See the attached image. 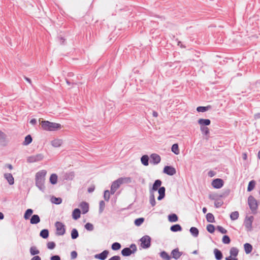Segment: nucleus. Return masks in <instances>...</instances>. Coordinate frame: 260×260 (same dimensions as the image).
<instances>
[{
  "label": "nucleus",
  "instance_id": "25",
  "mask_svg": "<svg viewBox=\"0 0 260 260\" xmlns=\"http://www.w3.org/2000/svg\"><path fill=\"white\" fill-rule=\"evenodd\" d=\"M214 253L216 258L218 260H220L222 258V254L220 250L217 249L214 250Z\"/></svg>",
  "mask_w": 260,
  "mask_h": 260
},
{
  "label": "nucleus",
  "instance_id": "8",
  "mask_svg": "<svg viewBox=\"0 0 260 260\" xmlns=\"http://www.w3.org/2000/svg\"><path fill=\"white\" fill-rule=\"evenodd\" d=\"M224 184L223 181L221 179H214L212 182V186L217 189L221 188Z\"/></svg>",
  "mask_w": 260,
  "mask_h": 260
},
{
  "label": "nucleus",
  "instance_id": "10",
  "mask_svg": "<svg viewBox=\"0 0 260 260\" xmlns=\"http://www.w3.org/2000/svg\"><path fill=\"white\" fill-rule=\"evenodd\" d=\"M163 172L164 173L170 176L174 175L176 173V169L172 166L165 167Z\"/></svg>",
  "mask_w": 260,
  "mask_h": 260
},
{
  "label": "nucleus",
  "instance_id": "47",
  "mask_svg": "<svg viewBox=\"0 0 260 260\" xmlns=\"http://www.w3.org/2000/svg\"><path fill=\"white\" fill-rule=\"evenodd\" d=\"M222 242L224 244H229L231 240L228 236L225 235L222 238Z\"/></svg>",
  "mask_w": 260,
  "mask_h": 260
},
{
  "label": "nucleus",
  "instance_id": "38",
  "mask_svg": "<svg viewBox=\"0 0 260 260\" xmlns=\"http://www.w3.org/2000/svg\"><path fill=\"white\" fill-rule=\"evenodd\" d=\"M141 162L144 166L148 165L149 157L147 155H143L141 157Z\"/></svg>",
  "mask_w": 260,
  "mask_h": 260
},
{
  "label": "nucleus",
  "instance_id": "6",
  "mask_svg": "<svg viewBox=\"0 0 260 260\" xmlns=\"http://www.w3.org/2000/svg\"><path fill=\"white\" fill-rule=\"evenodd\" d=\"M131 247L133 248V250L129 248H125L121 251V254L123 256H127L130 255L132 253H134L136 251L137 248L135 245H132Z\"/></svg>",
  "mask_w": 260,
  "mask_h": 260
},
{
  "label": "nucleus",
  "instance_id": "62",
  "mask_svg": "<svg viewBox=\"0 0 260 260\" xmlns=\"http://www.w3.org/2000/svg\"><path fill=\"white\" fill-rule=\"evenodd\" d=\"M24 79L27 81L31 85V79L26 76H24Z\"/></svg>",
  "mask_w": 260,
  "mask_h": 260
},
{
  "label": "nucleus",
  "instance_id": "3",
  "mask_svg": "<svg viewBox=\"0 0 260 260\" xmlns=\"http://www.w3.org/2000/svg\"><path fill=\"white\" fill-rule=\"evenodd\" d=\"M248 203L252 212L253 213H255L258 207L257 201L253 197L250 196L248 199Z\"/></svg>",
  "mask_w": 260,
  "mask_h": 260
},
{
  "label": "nucleus",
  "instance_id": "2",
  "mask_svg": "<svg viewBox=\"0 0 260 260\" xmlns=\"http://www.w3.org/2000/svg\"><path fill=\"white\" fill-rule=\"evenodd\" d=\"M41 124L42 128L47 131H55L61 127L60 124L50 122L47 120L42 121Z\"/></svg>",
  "mask_w": 260,
  "mask_h": 260
},
{
  "label": "nucleus",
  "instance_id": "36",
  "mask_svg": "<svg viewBox=\"0 0 260 260\" xmlns=\"http://www.w3.org/2000/svg\"><path fill=\"white\" fill-rule=\"evenodd\" d=\"M238 250L237 248L232 247L230 250L231 256H233L236 257L238 254Z\"/></svg>",
  "mask_w": 260,
  "mask_h": 260
},
{
  "label": "nucleus",
  "instance_id": "12",
  "mask_svg": "<svg viewBox=\"0 0 260 260\" xmlns=\"http://www.w3.org/2000/svg\"><path fill=\"white\" fill-rule=\"evenodd\" d=\"M79 207L81 209L83 214H85L88 212L89 210V205L87 203L82 202L80 204Z\"/></svg>",
  "mask_w": 260,
  "mask_h": 260
},
{
  "label": "nucleus",
  "instance_id": "35",
  "mask_svg": "<svg viewBox=\"0 0 260 260\" xmlns=\"http://www.w3.org/2000/svg\"><path fill=\"white\" fill-rule=\"evenodd\" d=\"M30 254L32 255L38 254L40 253L39 250L35 246H32L30 248Z\"/></svg>",
  "mask_w": 260,
  "mask_h": 260
},
{
  "label": "nucleus",
  "instance_id": "55",
  "mask_svg": "<svg viewBox=\"0 0 260 260\" xmlns=\"http://www.w3.org/2000/svg\"><path fill=\"white\" fill-rule=\"evenodd\" d=\"M71 256L72 259L76 258L77 256V253L76 252V251H73L72 252H71Z\"/></svg>",
  "mask_w": 260,
  "mask_h": 260
},
{
  "label": "nucleus",
  "instance_id": "7",
  "mask_svg": "<svg viewBox=\"0 0 260 260\" xmlns=\"http://www.w3.org/2000/svg\"><path fill=\"white\" fill-rule=\"evenodd\" d=\"M121 184H122L121 182L120 181L119 179L114 181L112 183L111 186V190H110L111 194H114Z\"/></svg>",
  "mask_w": 260,
  "mask_h": 260
},
{
  "label": "nucleus",
  "instance_id": "48",
  "mask_svg": "<svg viewBox=\"0 0 260 260\" xmlns=\"http://www.w3.org/2000/svg\"><path fill=\"white\" fill-rule=\"evenodd\" d=\"M104 199L106 201H108L110 199V192L108 190H106L104 192Z\"/></svg>",
  "mask_w": 260,
  "mask_h": 260
},
{
  "label": "nucleus",
  "instance_id": "14",
  "mask_svg": "<svg viewBox=\"0 0 260 260\" xmlns=\"http://www.w3.org/2000/svg\"><path fill=\"white\" fill-rule=\"evenodd\" d=\"M198 123L200 126H206L209 125L211 123V121L209 119H199L198 121Z\"/></svg>",
  "mask_w": 260,
  "mask_h": 260
},
{
  "label": "nucleus",
  "instance_id": "31",
  "mask_svg": "<svg viewBox=\"0 0 260 260\" xmlns=\"http://www.w3.org/2000/svg\"><path fill=\"white\" fill-rule=\"evenodd\" d=\"M206 219L209 222H214L215 221L214 217L213 215L210 213L207 214Z\"/></svg>",
  "mask_w": 260,
  "mask_h": 260
},
{
  "label": "nucleus",
  "instance_id": "50",
  "mask_svg": "<svg viewBox=\"0 0 260 260\" xmlns=\"http://www.w3.org/2000/svg\"><path fill=\"white\" fill-rule=\"evenodd\" d=\"M55 246V244L54 242H49L47 243V247L48 249H53Z\"/></svg>",
  "mask_w": 260,
  "mask_h": 260
},
{
  "label": "nucleus",
  "instance_id": "29",
  "mask_svg": "<svg viewBox=\"0 0 260 260\" xmlns=\"http://www.w3.org/2000/svg\"><path fill=\"white\" fill-rule=\"evenodd\" d=\"M168 219L170 222H176L178 221V218L176 214H172L169 215Z\"/></svg>",
  "mask_w": 260,
  "mask_h": 260
},
{
  "label": "nucleus",
  "instance_id": "56",
  "mask_svg": "<svg viewBox=\"0 0 260 260\" xmlns=\"http://www.w3.org/2000/svg\"><path fill=\"white\" fill-rule=\"evenodd\" d=\"M54 201H53L52 202L56 204H59L61 202V199L60 198H54Z\"/></svg>",
  "mask_w": 260,
  "mask_h": 260
},
{
  "label": "nucleus",
  "instance_id": "60",
  "mask_svg": "<svg viewBox=\"0 0 260 260\" xmlns=\"http://www.w3.org/2000/svg\"><path fill=\"white\" fill-rule=\"evenodd\" d=\"M222 202H215V206L216 207L218 208L220 207L222 205Z\"/></svg>",
  "mask_w": 260,
  "mask_h": 260
},
{
  "label": "nucleus",
  "instance_id": "52",
  "mask_svg": "<svg viewBox=\"0 0 260 260\" xmlns=\"http://www.w3.org/2000/svg\"><path fill=\"white\" fill-rule=\"evenodd\" d=\"M150 203L151 205H152V206H154L155 205L156 202H155L154 195H152L150 197Z\"/></svg>",
  "mask_w": 260,
  "mask_h": 260
},
{
  "label": "nucleus",
  "instance_id": "44",
  "mask_svg": "<svg viewBox=\"0 0 260 260\" xmlns=\"http://www.w3.org/2000/svg\"><path fill=\"white\" fill-rule=\"evenodd\" d=\"M6 137V134L1 131H0V143H3L5 141Z\"/></svg>",
  "mask_w": 260,
  "mask_h": 260
},
{
  "label": "nucleus",
  "instance_id": "61",
  "mask_svg": "<svg viewBox=\"0 0 260 260\" xmlns=\"http://www.w3.org/2000/svg\"><path fill=\"white\" fill-rule=\"evenodd\" d=\"M30 123L33 125H35L37 124V120L35 118H33L30 120Z\"/></svg>",
  "mask_w": 260,
  "mask_h": 260
},
{
  "label": "nucleus",
  "instance_id": "18",
  "mask_svg": "<svg viewBox=\"0 0 260 260\" xmlns=\"http://www.w3.org/2000/svg\"><path fill=\"white\" fill-rule=\"evenodd\" d=\"M171 255L174 258L178 259L181 256L182 253L179 251L178 248H176L172 250Z\"/></svg>",
  "mask_w": 260,
  "mask_h": 260
},
{
  "label": "nucleus",
  "instance_id": "41",
  "mask_svg": "<svg viewBox=\"0 0 260 260\" xmlns=\"http://www.w3.org/2000/svg\"><path fill=\"white\" fill-rule=\"evenodd\" d=\"M160 256L166 260H170L171 259L170 256L165 251L160 253Z\"/></svg>",
  "mask_w": 260,
  "mask_h": 260
},
{
  "label": "nucleus",
  "instance_id": "33",
  "mask_svg": "<svg viewBox=\"0 0 260 260\" xmlns=\"http://www.w3.org/2000/svg\"><path fill=\"white\" fill-rule=\"evenodd\" d=\"M190 232L194 237H197L199 235V230L195 227H191L190 229Z\"/></svg>",
  "mask_w": 260,
  "mask_h": 260
},
{
  "label": "nucleus",
  "instance_id": "4",
  "mask_svg": "<svg viewBox=\"0 0 260 260\" xmlns=\"http://www.w3.org/2000/svg\"><path fill=\"white\" fill-rule=\"evenodd\" d=\"M141 246L143 248H147L150 246L151 238L148 236H144L141 239Z\"/></svg>",
  "mask_w": 260,
  "mask_h": 260
},
{
  "label": "nucleus",
  "instance_id": "19",
  "mask_svg": "<svg viewBox=\"0 0 260 260\" xmlns=\"http://www.w3.org/2000/svg\"><path fill=\"white\" fill-rule=\"evenodd\" d=\"M81 211L79 209H75L74 210L72 213L73 218L77 220L80 217Z\"/></svg>",
  "mask_w": 260,
  "mask_h": 260
},
{
  "label": "nucleus",
  "instance_id": "13",
  "mask_svg": "<svg viewBox=\"0 0 260 260\" xmlns=\"http://www.w3.org/2000/svg\"><path fill=\"white\" fill-rule=\"evenodd\" d=\"M151 162H152L154 164H157L160 161V157L157 154H152L150 156Z\"/></svg>",
  "mask_w": 260,
  "mask_h": 260
},
{
  "label": "nucleus",
  "instance_id": "53",
  "mask_svg": "<svg viewBox=\"0 0 260 260\" xmlns=\"http://www.w3.org/2000/svg\"><path fill=\"white\" fill-rule=\"evenodd\" d=\"M217 229L218 231L222 234H225L227 233V231L221 226H218Z\"/></svg>",
  "mask_w": 260,
  "mask_h": 260
},
{
  "label": "nucleus",
  "instance_id": "64",
  "mask_svg": "<svg viewBox=\"0 0 260 260\" xmlns=\"http://www.w3.org/2000/svg\"><path fill=\"white\" fill-rule=\"evenodd\" d=\"M254 117L255 119H260V113L255 114Z\"/></svg>",
  "mask_w": 260,
  "mask_h": 260
},
{
  "label": "nucleus",
  "instance_id": "28",
  "mask_svg": "<svg viewBox=\"0 0 260 260\" xmlns=\"http://www.w3.org/2000/svg\"><path fill=\"white\" fill-rule=\"evenodd\" d=\"M255 184L256 182L254 180H251V181H250L247 187V191H251V190H252L254 189Z\"/></svg>",
  "mask_w": 260,
  "mask_h": 260
},
{
  "label": "nucleus",
  "instance_id": "43",
  "mask_svg": "<svg viewBox=\"0 0 260 260\" xmlns=\"http://www.w3.org/2000/svg\"><path fill=\"white\" fill-rule=\"evenodd\" d=\"M112 249L114 250H119L121 248V245L117 242H115L112 245Z\"/></svg>",
  "mask_w": 260,
  "mask_h": 260
},
{
  "label": "nucleus",
  "instance_id": "39",
  "mask_svg": "<svg viewBox=\"0 0 260 260\" xmlns=\"http://www.w3.org/2000/svg\"><path fill=\"white\" fill-rule=\"evenodd\" d=\"M181 230V226L179 224H175L171 227V230L173 232L180 231Z\"/></svg>",
  "mask_w": 260,
  "mask_h": 260
},
{
  "label": "nucleus",
  "instance_id": "58",
  "mask_svg": "<svg viewBox=\"0 0 260 260\" xmlns=\"http://www.w3.org/2000/svg\"><path fill=\"white\" fill-rule=\"evenodd\" d=\"M51 260H60V258L58 255H54L51 257Z\"/></svg>",
  "mask_w": 260,
  "mask_h": 260
},
{
  "label": "nucleus",
  "instance_id": "21",
  "mask_svg": "<svg viewBox=\"0 0 260 260\" xmlns=\"http://www.w3.org/2000/svg\"><path fill=\"white\" fill-rule=\"evenodd\" d=\"M211 108V106L210 105H208L207 106H199L197 108V111L198 112H204Z\"/></svg>",
  "mask_w": 260,
  "mask_h": 260
},
{
  "label": "nucleus",
  "instance_id": "1",
  "mask_svg": "<svg viewBox=\"0 0 260 260\" xmlns=\"http://www.w3.org/2000/svg\"><path fill=\"white\" fill-rule=\"evenodd\" d=\"M46 174L47 171L43 170L37 172L36 174V185L40 189H43L44 188V184Z\"/></svg>",
  "mask_w": 260,
  "mask_h": 260
},
{
  "label": "nucleus",
  "instance_id": "22",
  "mask_svg": "<svg viewBox=\"0 0 260 260\" xmlns=\"http://www.w3.org/2000/svg\"><path fill=\"white\" fill-rule=\"evenodd\" d=\"M40 221V219L38 215H34L30 219V223L31 224H37Z\"/></svg>",
  "mask_w": 260,
  "mask_h": 260
},
{
  "label": "nucleus",
  "instance_id": "20",
  "mask_svg": "<svg viewBox=\"0 0 260 260\" xmlns=\"http://www.w3.org/2000/svg\"><path fill=\"white\" fill-rule=\"evenodd\" d=\"M158 193L159 196L157 199L158 200H161L165 196V188L164 187H160L158 189Z\"/></svg>",
  "mask_w": 260,
  "mask_h": 260
},
{
  "label": "nucleus",
  "instance_id": "51",
  "mask_svg": "<svg viewBox=\"0 0 260 260\" xmlns=\"http://www.w3.org/2000/svg\"><path fill=\"white\" fill-rule=\"evenodd\" d=\"M105 206V203L104 201H101L100 202V212H102L104 209Z\"/></svg>",
  "mask_w": 260,
  "mask_h": 260
},
{
  "label": "nucleus",
  "instance_id": "5",
  "mask_svg": "<svg viewBox=\"0 0 260 260\" xmlns=\"http://www.w3.org/2000/svg\"><path fill=\"white\" fill-rule=\"evenodd\" d=\"M55 227L57 235H63L65 233V226L62 223L59 221L56 222L55 223Z\"/></svg>",
  "mask_w": 260,
  "mask_h": 260
},
{
  "label": "nucleus",
  "instance_id": "24",
  "mask_svg": "<svg viewBox=\"0 0 260 260\" xmlns=\"http://www.w3.org/2000/svg\"><path fill=\"white\" fill-rule=\"evenodd\" d=\"M244 250L247 254L250 253L252 250V246L249 243H246L244 245Z\"/></svg>",
  "mask_w": 260,
  "mask_h": 260
},
{
  "label": "nucleus",
  "instance_id": "42",
  "mask_svg": "<svg viewBox=\"0 0 260 260\" xmlns=\"http://www.w3.org/2000/svg\"><path fill=\"white\" fill-rule=\"evenodd\" d=\"M71 237L73 239H76L78 237V232L75 229L72 230L71 232Z\"/></svg>",
  "mask_w": 260,
  "mask_h": 260
},
{
  "label": "nucleus",
  "instance_id": "63",
  "mask_svg": "<svg viewBox=\"0 0 260 260\" xmlns=\"http://www.w3.org/2000/svg\"><path fill=\"white\" fill-rule=\"evenodd\" d=\"M31 260H41V257L39 256H34Z\"/></svg>",
  "mask_w": 260,
  "mask_h": 260
},
{
  "label": "nucleus",
  "instance_id": "40",
  "mask_svg": "<svg viewBox=\"0 0 260 260\" xmlns=\"http://www.w3.org/2000/svg\"><path fill=\"white\" fill-rule=\"evenodd\" d=\"M200 129L202 133L205 135H208L209 134V129L206 126H200Z\"/></svg>",
  "mask_w": 260,
  "mask_h": 260
},
{
  "label": "nucleus",
  "instance_id": "34",
  "mask_svg": "<svg viewBox=\"0 0 260 260\" xmlns=\"http://www.w3.org/2000/svg\"><path fill=\"white\" fill-rule=\"evenodd\" d=\"M118 179L121 182V184L130 183L132 181V179L130 177H121Z\"/></svg>",
  "mask_w": 260,
  "mask_h": 260
},
{
  "label": "nucleus",
  "instance_id": "23",
  "mask_svg": "<svg viewBox=\"0 0 260 260\" xmlns=\"http://www.w3.org/2000/svg\"><path fill=\"white\" fill-rule=\"evenodd\" d=\"M32 141V137L31 135H28L25 137L24 141H23L22 144L23 145H27L29 144Z\"/></svg>",
  "mask_w": 260,
  "mask_h": 260
},
{
  "label": "nucleus",
  "instance_id": "54",
  "mask_svg": "<svg viewBox=\"0 0 260 260\" xmlns=\"http://www.w3.org/2000/svg\"><path fill=\"white\" fill-rule=\"evenodd\" d=\"M171 150L176 154H178L180 152L179 147H171Z\"/></svg>",
  "mask_w": 260,
  "mask_h": 260
},
{
  "label": "nucleus",
  "instance_id": "49",
  "mask_svg": "<svg viewBox=\"0 0 260 260\" xmlns=\"http://www.w3.org/2000/svg\"><path fill=\"white\" fill-rule=\"evenodd\" d=\"M85 229L88 231H92L93 230V226L90 223H87L85 225Z\"/></svg>",
  "mask_w": 260,
  "mask_h": 260
},
{
  "label": "nucleus",
  "instance_id": "45",
  "mask_svg": "<svg viewBox=\"0 0 260 260\" xmlns=\"http://www.w3.org/2000/svg\"><path fill=\"white\" fill-rule=\"evenodd\" d=\"M207 230L210 233H213L215 231L214 226L212 224H208L207 226Z\"/></svg>",
  "mask_w": 260,
  "mask_h": 260
},
{
  "label": "nucleus",
  "instance_id": "15",
  "mask_svg": "<svg viewBox=\"0 0 260 260\" xmlns=\"http://www.w3.org/2000/svg\"><path fill=\"white\" fill-rule=\"evenodd\" d=\"M109 254V251L107 250H104L102 253L96 254L95 255V257L101 260L105 259Z\"/></svg>",
  "mask_w": 260,
  "mask_h": 260
},
{
  "label": "nucleus",
  "instance_id": "59",
  "mask_svg": "<svg viewBox=\"0 0 260 260\" xmlns=\"http://www.w3.org/2000/svg\"><path fill=\"white\" fill-rule=\"evenodd\" d=\"M94 188H95V187L94 185H92L90 187H89L88 188V191L90 193V192H92L94 191Z\"/></svg>",
  "mask_w": 260,
  "mask_h": 260
},
{
  "label": "nucleus",
  "instance_id": "27",
  "mask_svg": "<svg viewBox=\"0 0 260 260\" xmlns=\"http://www.w3.org/2000/svg\"><path fill=\"white\" fill-rule=\"evenodd\" d=\"M161 184V181L160 180H156L153 184L152 189L153 190H157Z\"/></svg>",
  "mask_w": 260,
  "mask_h": 260
},
{
  "label": "nucleus",
  "instance_id": "16",
  "mask_svg": "<svg viewBox=\"0 0 260 260\" xmlns=\"http://www.w3.org/2000/svg\"><path fill=\"white\" fill-rule=\"evenodd\" d=\"M52 146H61L64 144L63 140L61 139H55L51 142Z\"/></svg>",
  "mask_w": 260,
  "mask_h": 260
},
{
  "label": "nucleus",
  "instance_id": "9",
  "mask_svg": "<svg viewBox=\"0 0 260 260\" xmlns=\"http://www.w3.org/2000/svg\"><path fill=\"white\" fill-rule=\"evenodd\" d=\"M254 217L252 216L246 217L244 221V225L248 230H251L252 229V223L253 222Z\"/></svg>",
  "mask_w": 260,
  "mask_h": 260
},
{
  "label": "nucleus",
  "instance_id": "26",
  "mask_svg": "<svg viewBox=\"0 0 260 260\" xmlns=\"http://www.w3.org/2000/svg\"><path fill=\"white\" fill-rule=\"evenodd\" d=\"M57 176L55 174H52L50 177V182L52 184H55L57 182Z\"/></svg>",
  "mask_w": 260,
  "mask_h": 260
},
{
  "label": "nucleus",
  "instance_id": "32",
  "mask_svg": "<svg viewBox=\"0 0 260 260\" xmlns=\"http://www.w3.org/2000/svg\"><path fill=\"white\" fill-rule=\"evenodd\" d=\"M239 216V214L238 211L233 212L230 215V218L232 220H235L237 219Z\"/></svg>",
  "mask_w": 260,
  "mask_h": 260
},
{
  "label": "nucleus",
  "instance_id": "17",
  "mask_svg": "<svg viewBox=\"0 0 260 260\" xmlns=\"http://www.w3.org/2000/svg\"><path fill=\"white\" fill-rule=\"evenodd\" d=\"M4 177L10 185H12L14 184V179L11 174L6 173L4 174Z\"/></svg>",
  "mask_w": 260,
  "mask_h": 260
},
{
  "label": "nucleus",
  "instance_id": "30",
  "mask_svg": "<svg viewBox=\"0 0 260 260\" xmlns=\"http://www.w3.org/2000/svg\"><path fill=\"white\" fill-rule=\"evenodd\" d=\"M33 213V211L31 209H27L24 214V218L25 219H28L29 218L30 216L32 215Z\"/></svg>",
  "mask_w": 260,
  "mask_h": 260
},
{
  "label": "nucleus",
  "instance_id": "46",
  "mask_svg": "<svg viewBox=\"0 0 260 260\" xmlns=\"http://www.w3.org/2000/svg\"><path fill=\"white\" fill-rule=\"evenodd\" d=\"M144 219L143 218L136 219L135 221V224L137 226H139L144 222Z\"/></svg>",
  "mask_w": 260,
  "mask_h": 260
},
{
  "label": "nucleus",
  "instance_id": "37",
  "mask_svg": "<svg viewBox=\"0 0 260 260\" xmlns=\"http://www.w3.org/2000/svg\"><path fill=\"white\" fill-rule=\"evenodd\" d=\"M48 236H49V232H48V230L44 229V230H43L40 232V236L44 239L48 238Z\"/></svg>",
  "mask_w": 260,
  "mask_h": 260
},
{
  "label": "nucleus",
  "instance_id": "57",
  "mask_svg": "<svg viewBox=\"0 0 260 260\" xmlns=\"http://www.w3.org/2000/svg\"><path fill=\"white\" fill-rule=\"evenodd\" d=\"M108 260H120V257L119 256L115 255L111 257Z\"/></svg>",
  "mask_w": 260,
  "mask_h": 260
},
{
  "label": "nucleus",
  "instance_id": "11",
  "mask_svg": "<svg viewBox=\"0 0 260 260\" xmlns=\"http://www.w3.org/2000/svg\"><path fill=\"white\" fill-rule=\"evenodd\" d=\"M43 158V156L41 154H39L35 156H31L28 157L27 158V161L29 162H34L41 160Z\"/></svg>",
  "mask_w": 260,
  "mask_h": 260
}]
</instances>
